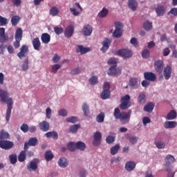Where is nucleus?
I'll use <instances>...</instances> for the list:
<instances>
[{
    "instance_id": "12",
    "label": "nucleus",
    "mask_w": 177,
    "mask_h": 177,
    "mask_svg": "<svg viewBox=\"0 0 177 177\" xmlns=\"http://www.w3.org/2000/svg\"><path fill=\"white\" fill-rule=\"evenodd\" d=\"M154 66L155 70L157 73H162V70H164V62H162V60L156 61L154 63Z\"/></svg>"
},
{
    "instance_id": "10",
    "label": "nucleus",
    "mask_w": 177,
    "mask_h": 177,
    "mask_svg": "<svg viewBox=\"0 0 177 177\" xmlns=\"http://www.w3.org/2000/svg\"><path fill=\"white\" fill-rule=\"evenodd\" d=\"M111 45V39L106 38L102 42V47L101 48V51L102 53H105L106 51L109 50Z\"/></svg>"
},
{
    "instance_id": "20",
    "label": "nucleus",
    "mask_w": 177,
    "mask_h": 177,
    "mask_svg": "<svg viewBox=\"0 0 177 177\" xmlns=\"http://www.w3.org/2000/svg\"><path fill=\"white\" fill-rule=\"evenodd\" d=\"M136 167V163L133 161H129L125 165V169L127 171V172H131L135 169Z\"/></svg>"
},
{
    "instance_id": "35",
    "label": "nucleus",
    "mask_w": 177,
    "mask_h": 177,
    "mask_svg": "<svg viewBox=\"0 0 177 177\" xmlns=\"http://www.w3.org/2000/svg\"><path fill=\"white\" fill-rule=\"evenodd\" d=\"M101 98L102 100L110 99V90H104L101 93Z\"/></svg>"
},
{
    "instance_id": "55",
    "label": "nucleus",
    "mask_w": 177,
    "mask_h": 177,
    "mask_svg": "<svg viewBox=\"0 0 177 177\" xmlns=\"http://www.w3.org/2000/svg\"><path fill=\"white\" fill-rule=\"evenodd\" d=\"M142 56L143 59H149V57H150V51L147 49L143 50Z\"/></svg>"
},
{
    "instance_id": "48",
    "label": "nucleus",
    "mask_w": 177,
    "mask_h": 177,
    "mask_svg": "<svg viewBox=\"0 0 177 177\" xmlns=\"http://www.w3.org/2000/svg\"><path fill=\"white\" fill-rule=\"evenodd\" d=\"M45 158L46 161H50L53 158V153H52V151H47L45 153Z\"/></svg>"
},
{
    "instance_id": "24",
    "label": "nucleus",
    "mask_w": 177,
    "mask_h": 177,
    "mask_svg": "<svg viewBox=\"0 0 177 177\" xmlns=\"http://www.w3.org/2000/svg\"><path fill=\"white\" fill-rule=\"evenodd\" d=\"M156 13L157 16H162L163 15H165V8L164 6H158L156 8Z\"/></svg>"
},
{
    "instance_id": "16",
    "label": "nucleus",
    "mask_w": 177,
    "mask_h": 177,
    "mask_svg": "<svg viewBox=\"0 0 177 177\" xmlns=\"http://www.w3.org/2000/svg\"><path fill=\"white\" fill-rule=\"evenodd\" d=\"M26 53H28V46L23 45L21 46L20 52L18 53L17 56L19 57V59H23V57H26Z\"/></svg>"
},
{
    "instance_id": "49",
    "label": "nucleus",
    "mask_w": 177,
    "mask_h": 177,
    "mask_svg": "<svg viewBox=\"0 0 177 177\" xmlns=\"http://www.w3.org/2000/svg\"><path fill=\"white\" fill-rule=\"evenodd\" d=\"M80 127H81L80 124H73L70 127V131L72 132V133H77V131H78Z\"/></svg>"
},
{
    "instance_id": "22",
    "label": "nucleus",
    "mask_w": 177,
    "mask_h": 177,
    "mask_svg": "<svg viewBox=\"0 0 177 177\" xmlns=\"http://www.w3.org/2000/svg\"><path fill=\"white\" fill-rule=\"evenodd\" d=\"M39 128L43 132H48L49 131V122L43 121L39 124Z\"/></svg>"
},
{
    "instance_id": "42",
    "label": "nucleus",
    "mask_w": 177,
    "mask_h": 177,
    "mask_svg": "<svg viewBox=\"0 0 177 177\" xmlns=\"http://www.w3.org/2000/svg\"><path fill=\"white\" fill-rule=\"evenodd\" d=\"M167 120H175L176 118V111L172 110L167 115Z\"/></svg>"
},
{
    "instance_id": "38",
    "label": "nucleus",
    "mask_w": 177,
    "mask_h": 177,
    "mask_svg": "<svg viewBox=\"0 0 177 177\" xmlns=\"http://www.w3.org/2000/svg\"><path fill=\"white\" fill-rule=\"evenodd\" d=\"M19 21H20L19 16L16 15V16L12 17L11 19V24L14 27H16V26H17V24H19Z\"/></svg>"
},
{
    "instance_id": "21",
    "label": "nucleus",
    "mask_w": 177,
    "mask_h": 177,
    "mask_svg": "<svg viewBox=\"0 0 177 177\" xmlns=\"http://www.w3.org/2000/svg\"><path fill=\"white\" fill-rule=\"evenodd\" d=\"M128 6L129 9H131L133 12L138 9V1L136 0H129Z\"/></svg>"
},
{
    "instance_id": "11",
    "label": "nucleus",
    "mask_w": 177,
    "mask_h": 177,
    "mask_svg": "<svg viewBox=\"0 0 177 177\" xmlns=\"http://www.w3.org/2000/svg\"><path fill=\"white\" fill-rule=\"evenodd\" d=\"M144 78L147 81H151V82H154L157 80V76L152 72H145L144 73Z\"/></svg>"
},
{
    "instance_id": "46",
    "label": "nucleus",
    "mask_w": 177,
    "mask_h": 177,
    "mask_svg": "<svg viewBox=\"0 0 177 177\" xmlns=\"http://www.w3.org/2000/svg\"><path fill=\"white\" fill-rule=\"evenodd\" d=\"M9 158L11 164H16L17 162V155L16 153L10 155Z\"/></svg>"
},
{
    "instance_id": "13",
    "label": "nucleus",
    "mask_w": 177,
    "mask_h": 177,
    "mask_svg": "<svg viewBox=\"0 0 177 177\" xmlns=\"http://www.w3.org/2000/svg\"><path fill=\"white\" fill-rule=\"evenodd\" d=\"M108 74L111 76L121 75V70L117 69V66H111L108 71Z\"/></svg>"
},
{
    "instance_id": "60",
    "label": "nucleus",
    "mask_w": 177,
    "mask_h": 177,
    "mask_svg": "<svg viewBox=\"0 0 177 177\" xmlns=\"http://www.w3.org/2000/svg\"><path fill=\"white\" fill-rule=\"evenodd\" d=\"M130 44H131V45H133L135 48L138 47L139 45V43L138 42V39H136V37H132L130 40Z\"/></svg>"
},
{
    "instance_id": "14",
    "label": "nucleus",
    "mask_w": 177,
    "mask_h": 177,
    "mask_svg": "<svg viewBox=\"0 0 177 177\" xmlns=\"http://www.w3.org/2000/svg\"><path fill=\"white\" fill-rule=\"evenodd\" d=\"M9 41V36L5 33V28H0V42L3 44Z\"/></svg>"
},
{
    "instance_id": "28",
    "label": "nucleus",
    "mask_w": 177,
    "mask_h": 177,
    "mask_svg": "<svg viewBox=\"0 0 177 177\" xmlns=\"http://www.w3.org/2000/svg\"><path fill=\"white\" fill-rule=\"evenodd\" d=\"M26 151L27 150L24 149L18 156V161H19V162H24V161H26V157L27 156V153L26 152Z\"/></svg>"
},
{
    "instance_id": "27",
    "label": "nucleus",
    "mask_w": 177,
    "mask_h": 177,
    "mask_svg": "<svg viewBox=\"0 0 177 177\" xmlns=\"http://www.w3.org/2000/svg\"><path fill=\"white\" fill-rule=\"evenodd\" d=\"M41 39L43 44H49L50 42V35L43 33L41 36Z\"/></svg>"
},
{
    "instance_id": "59",
    "label": "nucleus",
    "mask_w": 177,
    "mask_h": 177,
    "mask_svg": "<svg viewBox=\"0 0 177 177\" xmlns=\"http://www.w3.org/2000/svg\"><path fill=\"white\" fill-rule=\"evenodd\" d=\"M61 66L60 64H55L52 68H51V71L52 73H53L54 74H56V73H57V71H59V69L60 68Z\"/></svg>"
},
{
    "instance_id": "31",
    "label": "nucleus",
    "mask_w": 177,
    "mask_h": 177,
    "mask_svg": "<svg viewBox=\"0 0 177 177\" xmlns=\"http://www.w3.org/2000/svg\"><path fill=\"white\" fill-rule=\"evenodd\" d=\"M143 28L145 31H151L153 28V23L149 21V20L145 21L143 24Z\"/></svg>"
},
{
    "instance_id": "43",
    "label": "nucleus",
    "mask_w": 177,
    "mask_h": 177,
    "mask_svg": "<svg viewBox=\"0 0 177 177\" xmlns=\"http://www.w3.org/2000/svg\"><path fill=\"white\" fill-rule=\"evenodd\" d=\"M76 149L84 151L85 149H86V145L84 142L80 141L76 142Z\"/></svg>"
},
{
    "instance_id": "29",
    "label": "nucleus",
    "mask_w": 177,
    "mask_h": 177,
    "mask_svg": "<svg viewBox=\"0 0 177 177\" xmlns=\"http://www.w3.org/2000/svg\"><path fill=\"white\" fill-rule=\"evenodd\" d=\"M58 165L61 168H66L68 165V161L66 158H60L58 161Z\"/></svg>"
},
{
    "instance_id": "5",
    "label": "nucleus",
    "mask_w": 177,
    "mask_h": 177,
    "mask_svg": "<svg viewBox=\"0 0 177 177\" xmlns=\"http://www.w3.org/2000/svg\"><path fill=\"white\" fill-rule=\"evenodd\" d=\"M120 107L122 110H127L131 107V96L126 95L121 98Z\"/></svg>"
},
{
    "instance_id": "3",
    "label": "nucleus",
    "mask_w": 177,
    "mask_h": 177,
    "mask_svg": "<svg viewBox=\"0 0 177 177\" xmlns=\"http://www.w3.org/2000/svg\"><path fill=\"white\" fill-rule=\"evenodd\" d=\"M115 30L113 33V38H121L122 37V28H124V24L120 21L115 22Z\"/></svg>"
},
{
    "instance_id": "33",
    "label": "nucleus",
    "mask_w": 177,
    "mask_h": 177,
    "mask_svg": "<svg viewBox=\"0 0 177 177\" xmlns=\"http://www.w3.org/2000/svg\"><path fill=\"white\" fill-rule=\"evenodd\" d=\"M177 125V122L176 121H168L165 123V128L166 129H172L175 128Z\"/></svg>"
},
{
    "instance_id": "23",
    "label": "nucleus",
    "mask_w": 177,
    "mask_h": 177,
    "mask_svg": "<svg viewBox=\"0 0 177 177\" xmlns=\"http://www.w3.org/2000/svg\"><path fill=\"white\" fill-rule=\"evenodd\" d=\"M32 45L33 48L35 50H39V48H41V41H39V38L35 37L32 39Z\"/></svg>"
},
{
    "instance_id": "53",
    "label": "nucleus",
    "mask_w": 177,
    "mask_h": 177,
    "mask_svg": "<svg viewBox=\"0 0 177 177\" xmlns=\"http://www.w3.org/2000/svg\"><path fill=\"white\" fill-rule=\"evenodd\" d=\"M129 84L133 88H136L138 86V79L135 77H132L130 79Z\"/></svg>"
},
{
    "instance_id": "19",
    "label": "nucleus",
    "mask_w": 177,
    "mask_h": 177,
    "mask_svg": "<svg viewBox=\"0 0 177 177\" xmlns=\"http://www.w3.org/2000/svg\"><path fill=\"white\" fill-rule=\"evenodd\" d=\"M172 74V68L170 66H167L163 71L165 79L169 80Z\"/></svg>"
},
{
    "instance_id": "40",
    "label": "nucleus",
    "mask_w": 177,
    "mask_h": 177,
    "mask_svg": "<svg viewBox=\"0 0 177 177\" xmlns=\"http://www.w3.org/2000/svg\"><path fill=\"white\" fill-rule=\"evenodd\" d=\"M118 150H120V145L117 144L111 148V154L115 156L118 153Z\"/></svg>"
},
{
    "instance_id": "41",
    "label": "nucleus",
    "mask_w": 177,
    "mask_h": 177,
    "mask_svg": "<svg viewBox=\"0 0 177 177\" xmlns=\"http://www.w3.org/2000/svg\"><path fill=\"white\" fill-rule=\"evenodd\" d=\"M66 122H71L72 124H75L78 122V118L77 116H71L66 119Z\"/></svg>"
},
{
    "instance_id": "4",
    "label": "nucleus",
    "mask_w": 177,
    "mask_h": 177,
    "mask_svg": "<svg viewBox=\"0 0 177 177\" xmlns=\"http://www.w3.org/2000/svg\"><path fill=\"white\" fill-rule=\"evenodd\" d=\"M115 55L123 57V59H129L133 55V53L128 48H123L116 51Z\"/></svg>"
},
{
    "instance_id": "8",
    "label": "nucleus",
    "mask_w": 177,
    "mask_h": 177,
    "mask_svg": "<svg viewBox=\"0 0 177 177\" xmlns=\"http://www.w3.org/2000/svg\"><path fill=\"white\" fill-rule=\"evenodd\" d=\"M39 162V159H34L32 161H30L27 165V169L31 172V171H37L38 168V163Z\"/></svg>"
},
{
    "instance_id": "6",
    "label": "nucleus",
    "mask_w": 177,
    "mask_h": 177,
    "mask_svg": "<svg viewBox=\"0 0 177 177\" xmlns=\"http://www.w3.org/2000/svg\"><path fill=\"white\" fill-rule=\"evenodd\" d=\"M93 137V146H95V147L100 146V143H102V133L100 131H96L94 133Z\"/></svg>"
},
{
    "instance_id": "7",
    "label": "nucleus",
    "mask_w": 177,
    "mask_h": 177,
    "mask_svg": "<svg viewBox=\"0 0 177 177\" xmlns=\"http://www.w3.org/2000/svg\"><path fill=\"white\" fill-rule=\"evenodd\" d=\"M15 146L13 142L9 141L8 140H1L0 141V147L3 150H10Z\"/></svg>"
},
{
    "instance_id": "50",
    "label": "nucleus",
    "mask_w": 177,
    "mask_h": 177,
    "mask_svg": "<svg viewBox=\"0 0 177 177\" xmlns=\"http://www.w3.org/2000/svg\"><path fill=\"white\" fill-rule=\"evenodd\" d=\"M54 31L57 35H60V34L64 32V29L62 27L56 26L54 28Z\"/></svg>"
},
{
    "instance_id": "37",
    "label": "nucleus",
    "mask_w": 177,
    "mask_h": 177,
    "mask_svg": "<svg viewBox=\"0 0 177 177\" xmlns=\"http://www.w3.org/2000/svg\"><path fill=\"white\" fill-rule=\"evenodd\" d=\"M109 15V10L105 8H103L102 10L98 13L97 17L100 19H103V17H106Z\"/></svg>"
},
{
    "instance_id": "64",
    "label": "nucleus",
    "mask_w": 177,
    "mask_h": 177,
    "mask_svg": "<svg viewBox=\"0 0 177 177\" xmlns=\"http://www.w3.org/2000/svg\"><path fill=\"white\" fill-rule=\"evenodd\" d=\"M168 15H174V16H177V8H171V10L168 12Z\"/></svg>"
},
{
    "instance_id": "57",
    "label": "nucleus",
    "mask_w": 177,
    "mask_h": 177,
    "mask_svg": "<svg viewBox=\"0 0 177 177\" xmlns=\"http://www.w3.org/2000/svg\"><path fill=\"white\" fill-rule=\"evenodd\" d=\"M20 129H21V131H22V132H24V133H26V132H28V131H29L28 124H22L20 127Z\"/></svg>"
},
{
    "instance_id": "25",
    "label": "nucleus",
    "mask_w": 177,
    "mask_h": 177,
    "mask_svg": "<svg viewBox=\"0 0 177 177\" xmlns=\"http://www.w3.org/2000/svg\"><path fill=\"white\" fill-rule=\"evenodd\" d=\"M154 102H149L144 106V111L151 113L154 110Z\"/></svg>"
},
{
    "instance_id": "17",
    "label": "nucleus",
    "mask_w": 177,
    "mask_h": 177,
    "mask_svg": "<svg viewBox=\"0 0 177 177\" xmlns=\"http://www.w3.org/2000/svg\"><path fill=\"white\" fill-rule=\"evenodd\" d=\"M93 31V28L92 26L89 24H87L84 26L82 30V34L85 35V37H89L92 34Z\"/></svg>"
},
{
    "instance_id": "45",
    "label": "nucleus",
    "mask_w": 177,
    "mask_h": 177,
    "mask_svg": "<svg viewBox=\"0 0 177 177\" xmlns=\"http://www.w3.org/2000/svg\"><path fill=\"white\" fill-rule=\"evenodd\" d=\"M50 15L53 17L57 16V15H59V10L57 9V7H52L50 10Z\"/></svg>"
},
{
    "instance_id": "62",
    "label": "nucleus",
    "mask_w": 177,
    "mask_h": 177,
    "mask_svg": "<svg viewBox=\"0 0 177 177\" xmlns=\"http://www.w3.org/2000/svg\"><path fill=\"white\" fill-rule=\"evenodd\" d=\"M62 57L59 56L57 54H55L54 56L53 57V63H59L60 62Z\"/></svg>"
},
{
    "instance_id": "58",
    "label": "nucleus",
    "mask_w": 177,
    "mask_h": 177,
    "mask_svg": "<svg viewBox=\"0 0 177 177\" xmlns=\"http://www.w3.org/2000/svg\"><path fill=\"white\" fill-rule=\"evenodd\" d=\"M67 114H68V112L64 109H60L58 113V115H60V117H67Z\"/></svg>"
},
{
    "instance_id": "26",
    "label": "nucleus",
    "mask_w": 177,
    "mask_h": 177,
    "mask_svg": "<svg viewBox=\"0 0 177 177\" xmlns=\"http://www.w3.org/2000/svg\"><path fill=\"white\" fill-rule=\"evenodd\" d=\"M91 50L89 48H85L83 46H78V48L76 49V52L77 53H81L82 55H85V53H88Z\"/></svg>"
},
{
    "instance_id": "1",
    "label": "nucleus",
    "mask_w": 177,
    "mask_h": 177,
    "mask_svg": "<svg viewBox=\"0 0 177 177\" xmlns=\"http://www.w3.org/2000/svg\"><path fill=\"white\" fill-rule=\"evenodd\" d=\"M0 97L1 102L3 103H7V111H6V121H9L10 120V114H12V109L13 106V100L10 97L9 93L8 91L0 88Z\"/></svg>"
},
{
    "instance_id": "47",
    "label": "nucleus",
    "mask_w": 177,
    "mask_h": 177,
    "mask_svg": "<svg viewBox=\"0 0 177 177\" xmlns=\"http://www.w3.org/2000/svg\"><path fill=\"white\" fill-rule=\"evenodd\" d=\"M114 142H115V138H114V136H108L106 138V142L108 145H111V144L114 143Z\"/></svg>"
},
{
    "instance_id": "61",
    "label": "nucleus",
    "mask_w": 177,
    "mask_h": 177,
    "mask_svg": "<svg viewBox=\"0 0 177 177\" xmlns=\"http://www.w3.org/2000/svg\"><path fill=\"white\" fill-rule=\"evenodd\" d=\"M164 168L167 172H171L172 171V166L170 163L165 162L164 165Z\"/></svg>"
},
{
    "instance_id": "51",
    "label": "nucleus",
    "mask_w": 177,
    "mask_h": 177,
    "mask_svg": "<svg viewBox=\"0 0 177 177\" xmlns=\"http://www.w3.org/2000/svg\"><path fill=\"white\" fill-rule=\"evenodd\" d=\"M97 82H98V79L97 76H92L91 77H90L89 84L91 85H96Z\"/></svg>"
},
{
    "instance_id": "39",
    "label": "nucleus",
    "mask_w": 177,
    "mask_h": 177,
    "mask_svg": "<svg viewBox=\"0 0 177 177\" xmlns=\"http://www.w3.org/2000/svg\"><path fill=\"white\" fill-rule=\"evenodd\" d=\"M104 113L100 112V114H98L96 117V121L99 124H102V122H104Z\"/></svg>"
},
{
    "instance_id": "2",
    "label": "nucleus",
    "mask_w": 177,
    "mask_h": 177,
    "mask_svg": "<svg viewBox=\"0 0 177 177\" xmlns=\"http://www.w3.org/2000/svg\"><path fill=\"white\" fill-rule=\"evenodd\" d=\"M113 115L115 120H120L122 124H128L131 118V113L122 112L119 108H115L114 110Z\"/></svg>"
},
{
    "instance_id": "56",
    "label": "nucleus",
    "mask_w": 177,
    "mask_h": 177,
    "mask_svg": "<svg viewBox=\"0 0 177 177\" xmlns=\"http://www.w3.org/2000/svg\"><path fill=\"white\" fill-rule=\"evenodd\" d=\"M9 23L8 19L0 15V26H6Z\"/></svg>"
},
{
    "instance_id": "32",
    "label": "nucleus",
    "mask_w": 177,
    "mask_h": 177,
    "mask_svg": "<svg viewBox=\"0 0 177 177\" xmlns=\"http://www.w3.org/2000/svg\"><path fill=\"white\" fill-rule=\"evenodd\" d=\"M10 138L9 133L5 132V130H1L0 132V142L1 140H8Z\"/></svg>"
},
{
    "instance_id": "9",
    "label": "nucleus",
    "mask_w": 177,
    "mask_h": 177,
    "mask_svg": "<svg viewBox=\"0 0 177 177\" xmlns=\"http://www.w3.org/2000/svg\"><path fill=\"white\" fill-rule=\"evenodd\" d=\"M37 143H38V139L35 137L30 138L28 142L24 143V150H28L29 146L35 147L37 146Z\"/></svg>"
},
{
    "instance_id": "36",
    "label": "nucleus",
    "mask_w": 177,
    "mask_h": 177,
    "mask_svg": "<svg viewBox=\"0 0 177 177\" xmlns=\"http://www.w3.org/2000/svg\"><path fill=\"white\" fill-rule=\"evenodd\" d=\"M82 110L85 117H88V115H89V106H88L87 103H83Z\"/></svg>"
},
{
    "instance_id": "30",
    "label": "nucleus",
    "mask_w": 177,
    "mask_h": 177,
    "mask_svg": "<svg viewBox=\"0 0 177 177\" xmlns=\"http://www.w3.org/2000/svg\"><path fill=\"white\" fill-rule=\"evenodd\" d=\"M15 38V39L21 41L23 38V29H21V28H19L16 30Z\"/></svg>"
},
{
    "instance_id": "18",
    "label": "nucleus",
    "mask_w": 177,
    "mask_h": 177,
    "mask_svg": "<svg viewBox=\"0 0 177 177\" xmlns=\"http://www.w3.org/2000/svg\"><path fill=\"white\" fill-rule=\"evenodd\" d=\"M73 34H74V26L70 25L65 29L64 35L66 38H71Z\"/></svg>"
},
{
    "instance_id": "34",
    "label": "nucleus",
    "mask_w": 177,
    "mask_h": 177,
    "mask_svg": "<svg viewBox=\"0 0 177 177\" xmlns=\"http://www.w3.org/2000/svg\"><path fill=\"white\" fill-rule=\"evenodd\" d=\"M175 161V157L171 154L167 155L165 158V162L167 164H174Z\"/></svg>"
},
{
    "instance_id": "63",
    "label": "nucleus",
    "mask_w": 177,
    "mask_h": 177,
    "mask_svg": "<svg viewBox=\"0 0 177 177\" xmlns=\"http://www.w3.org/2000/svg\"><path fill=\"white\" fill-rule=\"evenodd\" d=\"M80 73H81V69H80V68H74L71 71V74H72V75L80 74Z\"/></svg>"
},
{
    "instance_id": "52",
    "label": "nucleus",
    "mask_w": 177,
    "mask_h": 177,
    "mask_svg": "<svg viewBox=\"0 0 177 177\" xmlns=\"http://www.w3.org/2000/svg\"><path fill=\"white\" fill-rule=\"evenodd\" d=\"M138 102L141 104H143V103H146V95L145 94L141 93L138 95Z\"/></svg>"
},
{
    "instance_id": "15",
    "label": "nucleus",
    "mask_w": 177,
    "mask_h": 177,
    "mask_svg": "<svg viewBox=\"0 0 177 177\" xmlns=\"http://www.w3.org/2000/svg\"><path fill=\"white\" fill-rule=\"evenodd\" d=\"M154 144L158 149H165V142L161 141V137L160 135L156 136Z\"/></svg>"
},
{
    "instance_id": "44",
    "label": "nucleus",
    "mask_w": 177,
    "mask_h": 177,
    "mask_svg": "<svg viewBox=\"0 0 177 177\" xmlns=\"http://www.w3.org/2000/svg\"><path fill=\"white\" fill-rule=\"evenodd\" d=\"M67 147L70 151H75L77 150V144L74 142H69Z\"/></svg>"
},
{
    "instance_id": "54",
    "label": "nucleus",
    "mask_w": 177,
    "mask_h": 177,
    "mask_svg": "<svg viewBox=\"0 0 177 177\" xmlns=\"http://www.w3.org/2000/svg\"><path fill=\"white\" fill-rule=\"evenodd\" d=\"M128 140L131 143V145H136L138 142V137L136 136H129L128 138Z\"/></svg>"
}]
</instances>
